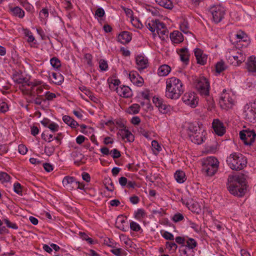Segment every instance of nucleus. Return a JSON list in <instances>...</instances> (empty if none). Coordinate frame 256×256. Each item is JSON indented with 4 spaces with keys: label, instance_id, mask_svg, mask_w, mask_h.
Returning a JSON list of instances; mask_svg holds the SVG:
<instances>
[{
    "label": "nucleus",
    "instance_id": "obj_45",
    "mask_svg": "<svg viewBox=\"0 0 256 256\" xmlns=\"http://www.w3.org/2000/svg\"><path fill=\"white\" fill-rule=\"evenodd\" d=\"M130 228L132 230H133L134 232H139L140 230H142V228L140 226V225L134 221H132L130 222Z\"/></svg>",
    "mask_w": 256,
    "mask_h": 256
},
{
    "label": "nucleus",
    "instance_id": "obj_11",
    "mask_svg": "<svg viewBox=\"0 0 256 256\" xmlns=\"http://www.w3.org/2000/svg\"><path fill=\"white\" fill-rule=\"evenodd\" d=\"M240 136L245 145L250 146L255 140L256 134L254 130H246L240 132Z\"/></svg>",
    "mask_w": 256,
    "mask_h": 256
},
{
    "label": "nucleus",
    "instance_id": "obj_33",
    "mask_svg": "<svg viewBox=\"0 0 256 256\" xmlns=\"http://www.w3.org/2000/svg\"><path fill=\"white\" fill-rule=\"evenodd\" d=\"M158 20H148L146 22V28L152 32H155Z\"/></svg>",
    "mask_w": 256,
    "mask_h": 256
},
{
    "label": "nucleus",
    "instance_id": "obj_13",
    "mask_svg": "<svg viewBox=\"0 0 256 256\" xmlns=\"http://www.w3.org/2000/svg\"><path fill=\"white\" fill-rule=\"evenodd\" d=\"M243 114L245 119L250 122H254L256 120V113L254 110L252 103L245 105Z\"/></svg>",
    "mask_w": 256,
    "mask_h": 256
},
{
    "label": "nucleus",
    "instance_id": "obj_57",
    "mask_svg": "<svg viewBox=\"0 0 256 256\" xmlns=\"http://www.w3.org/2000/svg\"><path fill=\"white\" fill-rule=\"evenodd\" d=\"M48 128L52 132H56L58 130L59 126L57 124L52 122Z\"/></svg>",
    "mask_w": 256,
    "mask_h": 256
},
{
    "label": "nucleus",
    "instance_id": "obj_63",
    "mask_svg": "<svg viewBox=\"0 0 256 256\" xmlns=\"http://www.w3.org/2000/svg\"><path fill=\"white\" fill-rule=\"evenodd\" d=\"M24 192V188L20 183L17 182V194L22 196Z\"/></svg>",
    "mask_w": 256,
    "mask_h": 256
},
{
    "label": "nucleus",
    "instance_id": "obj_12",
    "mask_svg": "<svg viewBox=\"0 0 256 256\" xmlns=\"http://www.w3.org/2000/svg\"><path fill=\"white\" fill-rule=\"evenodd\" d=\"M182 102L192 108L197 106L198 103V98L196 94L193 92H186L182 98Z\"/></svg>",
    "mask_w": 256,
    "mask_h": 256
},
{
    "label": "nucleus",
    "instance_id": "obj_47",
    "mask_svg": "<svg viewBox=\"0 0 256 256\" xmlns=\"http://www.w3.org/2000/svg\"><path fill=\"white\" fill-rule=\"evenodd\" d=\"M104 14L105 12L104 9L102 7H99L96 10L94 16L96 18H101L103 17Z\"/></svg>",
    "mask_w": 256,
    "mask_h": 256
},
{
    "label": "nucleus",
    "instance_id": "obj_51",
    "mask_svg": "<svg viewBox=\"0 0 256 256\" xmlns=\"http://www.w3.org/2000/svg\"><path fill=\"white\" fill-rule=\"evenodd\" d=\"M80 238L83 240L88 242L90 244H93L94 241L90 238L88 237V236L84 232H80Z\"/></svg>",
    "mask_w": 256,
    "mask_h": 256
},
{
    "label": "nucleus",
    "instance_id": "obj_34",
    "mask_svg": "<svg viewBox=\"0 0 256 256\" xmlns=\"http://www.w3.org/2000/svg\"><path fill=\"white\" fill-rule=\"evenodd\" d=\"M234 38L236 39L237 42H246L248 40V36L242 31H238L236 34H234Z\"/></svg>",
    "mask_w": 256,
    "mask_h": 256
},
{
    "label": "nucleus",
    "instance_id": "obj_15",
    "mask_svg": "<svg viewBox=\"0 0 256 256\" xmlns=\"http://www.w3.org/2000/svg\"><path fill=\"white\" fill-rule=\"evenodd\" d=\"M136 68L140 71L148 68V59L143 55H138L136 57Z\"/></svg>",
    "mask_w": 256,
    "mask_h": 256
},
{
    "label": "nucleus",
    "instance_id": "obj_62",
    "mask_svg": "<svg viewBox=\"0 0 256 256\" xmlns=\"http://www.w3.org/2000/svg\"><path fill=\"white\" fill-rule=\"evenodd\" d=\"M8 110V107L6 103L5 102H0V112L4 113L6 112Z\"/></svg>",
    "mask_w": 256,
    "mask_h": 256
},
{
    "label": "nucleus",
    "instance_id": "obj_58",
    "mask_svg": "<svg viewBox=\"0 0 256 256\" xmlns=\"http://www.w3.org/2000/svg\"><path fill=\"white\" fill-rule=\"evenodd\" d=\"M72 0H64L62 2L64 4L65 8L67 10H70L73 8V5L72 4Z\"/></svg>",
    "mask_w": 256,
    "mask_h": 256
},
{
    "label": "nucleus",
    "instance_id": "obj_30",
    "mask_svg": "<svg viewBox=\"0 0 256 256\" xmlns=\"http://www.w3.org/2000/svg\"><path fill=\"white\" fill-rule=\"evenodd\" d=\"M49 16L48 10L46 8H43L39 13V19L42 24H46L48 18Z\"/></svg>",
    "mask_w": 256,
    "mask_h": 256
},
{
    "label": "nucleus",
    "instance_id": "obj_43",
    "mask_svg": "<svg viewBox=\"0 0 256 256\" xmlns=\"http://www.w3.org/2000/svg\"><path fill=\"white\" fill-rule=\"evenodd\" d=\"M188 226L198 234L200 233L201 231V226L191 220L188 221Z\"/></svg>",
    "mask_w": 256,
    "mask_h": 256
},
{
    "label": "nucleus",
    "instance_id": "obj_6",
    "mask_svg": "<svg viewBox=\"0 0 256 256\" xmlns=\"http://www.w3.org/2000/svg\"><path fill=\"white\" fill-rule=\"evenodd\" d=\"M226 58L230 64L238 66L246 60V54L242 50L234 48L226 52Z\"/></svg>",
    "mask_w": 256,
    "mask_h": 256
},
{
    "label": "nucleus",
    "instance_id": "obj_22",
    "mask_svg": "<svg viewBox=\"0 0 256 256\" xmlns=\"http://www.w3.org/2000/svg\"><path fill=\"white\" fill-rule=\"evenodd\" d=\"M18 30L19 33L24 34V36L28 38V42L29 43L33 42L34 44H36V40L30 30L27 28H19Z\"/></svg>",
    "mask_w": 256,
    "mask_h": 256
},
{
    "label": "nucleus",
    "instance_id": "obj_56",
    "mask_svg": "<svg viewBox=\"0 0 256 256\" xmlns=\"http://www.w3.org/2000/svg\"><path fill=\"white\" fill-rule=\"evenodd\" d=\"M45 97H46V99L43 100H44V101L46 100H52L54 98H55L56 97V95L54 93L50 92L48 91V92H46V93H45Z\"/></svg>",
    "mask_w": 256,
    "mask_h": 256
},
{
    "label": "nucleus",
    "instance_id": "obj_23",
    "mask_svg": "<svg viewBox=\"0 0 256 256\" xmlns=\"http://www.w3.org/2000/svg\"><path fill=\"white\" fill-rule=\"evenodd\" d=\"M170 38L174 44H180L184 40L182 34L178 30H174L170 34Z\"/></svg>",
    "mask_w": 256,
    "mask_h": 256
},
{
    "label": "nucleus",
    "instance_id": "obj_10",
    "mask_svg": "<svg viewBox=\"0 0 256 256\" xmlns=\"http://www.w3.org/2000/svg\"><path fill=\"white\" fill-rule=\"evenodd\" d=\"M226 8L221 4L214 5L210 8V12L215 23L220 22L226 14Z\"/></svg>",
    "mask_w": 256,
    "mask_h": 256
},
{
    "label": "nucleus",
    "instance_id": "obj_24",
    "mask_svg": "<svg viewBox=\"0 0 256 256\" xmlns=\"http://www.w3.org/2000/svg\"><path fill=\"white\" fill-rule=\"evenodd\" d=\"M132 40V37L128 32L124 31L120 32L118 36V41L122 44L128 43Z\"/></svg>",
    "mask_w": 256,
    "mask_h": 256
},
{
    "label": "nucleus",
    "instance_id": "obj_1",
    "mask_svg": "<svg viewBox=\"0 0 256 256\" xmlns=\"http://www.w3.org/2000/svg\"><path fill=\"white\" fill-rule=\"evenodd\" d=\"M20 76L17 72V88L24 94L29 95L34 98L36 96L40 94L43 92L44 88L48 89V86L43 84L42 81H34L28 82L26 78L24 77L22 71Z\"/></svg>",
    "mask_w": 256,
    "mask_h": 256
},
{
    "label": "nucleus",
    "instance_id": "obj_55",
    "mask_svg": "<svg viewBox=\"0 0 256 256\" xmlns=\"http://www.w3.org/2000/svg\"><path fill=\"white\" fill-rule=\"evenodd\" d=\"M18 150L20 154L24 155L28 152V148L25 145L21 144L18 145Z\"/></svg>",
    "mask_w": 256,
    "mask_h": 256
},
{
    "label": "nucleus",
    "instance_id": "obj_36",
    "mask_svg": "<svg viewBox=\"0 0 256 256\" xmlns=\"http://www.w3.org/2000/svg\"><path fill=\"white\" fill-rule=\"evenodd\" d=\"M146 216V214L142 208H138L134 212V218L139 221H140Z\"/></svg>",
    "mask_w": 256,
    "mask_h": 256
},
{
    "label": "nucleus",
    "instance_id": "obj_50",
    "mask_svg": "<svg viewBox=\"0 0 256 256\" xmlns=\"http://www.w3.org/2000/svg\"><path fill=\"white\" fill-rule=\"evenodd\" d=\"M152 148L153 150H156L157 152H158L162 150L161 146L156 140H153L152 142Z\"/></svg>",
    "mask_w": 256,
    "mask_h": 256
},
{
    "label": "nucleus",
    "instance_id": "obj_38",
    "mask_svg": "<svg viewBox=\"0 0 256 256\" xmlns=\"http://www.w3.org/2000/svg\"><path fill=\"white\" fill-rule=\"evenodd\" d=\"M180 30L184 34L189 32V24L186 20H183L180 24Z\"/></svg>",
    "mask_w": 256,
    "mask_h": 256
},
{
    "label": "nucleus",
    "instance_id": "obj_48",
    "mask_svg": "<svg viewBox=\"0 0 256 256\" xmlns=\"http://www.w3.org/2000/svg\"><path fill=\"white\" fill-rule=\"evenodd\" d=\"M99 68L102 71H106L108 70V64L106 60H100L99 62Z\"/></svg>",
    "mask_w": 256,
    "mask_h": 256
},
{
    "label": "nucleus",
    "instance_id": "obj_52",
    "mask_svg": "<svg viewBox=\"0 0 256 256\" xmlns=\"http://www.w3.org/2000/svg\"><path fill=\"white\" fill-rule=\"evenodd\" d=\"M192 250L185 248L180 250L181 256H193Z\"/></svg>",
    "mask_w": 256,
    "mask_h": 256
},
{
    "label": "nucleus",
    "instance_id": "obj_16",
    "mask_svg": "<svg viewBox=\"0 0 256 256\" xmlns=\"http://www.w3.org/2000/svg\"><path fill=\"white\" fill-rule=\"evenodd\" d=\"M116 90L117 94L121 97L128 98L132 96V90L128 86H118Z\"/></svg>",
    "mask_w": 256,
    "mask_h": 256
},
{
    "label": "nucleus",
    "instance_id": "obj_2",
    "mask_svg": "<svg viewBox=\"0 0 256 256\" xmlns=\"http://www.w3.org/2000/svg\"><path fill=\"white\" fill-rule=\"evenodd\" d=\"M166 96L171 100H178L184 91L182 82L178 78L172 76L166 80Z\"/></svg>",
    "mask_w": 256,
    "mask_h": 256
},
{
    "label": "nucleus",
    "instance_id": "obj_29",
    "mask_svg": "<svg viewBox=\"0 0 256 256\" xmlns=\"http://www.w3.org/2000/svg\"><path fill=\"white\" fill-rule=\"evenodd\" d=\"M176 180L179 184L184 183L186 180L184 172L181 170H178L174 174Z\"/></svg>",
    "mask_w": 256,
    "mask_h": 256
},
{
    "label": "nucleus",
    "instance_id": "obj_59",
    "mask_svg": "<svg viewBox=\"0 0 256 256\" xmlns=\"http://www.w3.org/2000/svg\"><path fill=\"white\" fill-rule=\"evenodd\" d=\"M128 181L127 178L124 176H122L118 179L119 184L122 188L126 186Z\"/></svg>",
    "mask_w": 256,
    "mask_h": 256
},
{
    "label": "nucleus",
    "instance_id": "obj_32",
    "mask_svg": "<svg viewBox=\"0 0 256 256\" xmlns=\"http://www.w3.org/2000/svg\"><path fill=\"white\" fill-rule=\"evenodd\" d=\"M51 76L54 79L52 82L56 84L60 85L64 82V76L60 73L52 72L50 78Z\"/></svg>",
    "mask_w": 256,
    "mask_h": 256
},
{
    "label": "nucleus",
    "instance_id": "obj_8",
    "mask_svg": "<svg viewBox=\"0 0 256 256\" xmlns=\"http://www.w3.org/2000/svg\"><path fill=\"white\" fill-rule=\"evenodd\" d=\"M234 96L230 92L224 89L221 94L219 100L220 106L222 109L228 110L232 108L234 104Z\"/></svg>",
    "mask_w": 256,
    "mask_h": 256
},
{
    "label": "nucleus",
    "instance_id": "obj_7",
    "mask_svg": "<svg viewBox=\"0 0 256 256\" xmlns=\"http://www.w3.org/2000/svg\"><path fill=\"white\" fill-rule=\"evenodd\" d=\"M219 162L214 156H208L202 160V171L208 176L214 175L218 170Z\"/></svg>",
    "mask_w": 256,
    "mask_h": 256
},
{
    "label": "nucleus",
    "instance_id": "obj_25",
    "mask_svg": "<svg viewBox=\"0 0 256 256\" xmlns=\"http://www.w3.org/2000/svg\"><path fill=\"white\" fill-rule=\"evenodd\" d=\"M246 68L250 72H256V56L249 57L246 62Z\"/></svg>",
    "mask_w": 256,
    "mask_h": 256
},
{
    "label": "nucleus",
    "instance_id": "obj_28",
    "mask_svg": "<svg viewBox=\"0 0 256 256\" xmlns=\"http://www.w3.org/2000/svg\"><path fill=\"white\" fill-rule=\"evenodd\" d=\"M171 71V68L168 64L160 66L158 70V74L160 76H168Z\"/></svg>",
    "mask_w": 256,
    "mask_h": 256
},
{
    "label": "nucleus",
    "instance_id": "obj_42",
    "mask_svg": "<svg viewBox=\"0 0 256 256\" xmlns=\"http://www.w3.org/2000/svg\"><path fill=\"white\" fill-rule=\"evenodd\" d=\"M51 66L55 69L58 68L60 66V61L56 57H53L50 60Z\"/></svg>",
    "mask_w": 256,
    "mask_h": 256
},
{
    "label": "nucleus",
    "instance_id": "obj_18",
    "mask_svg": "<svg viewBox=\"0 0 256 256\" xmlns=\"http://www.w3.org/2000/svg\"><path fill=\"white\" fill-rule=\"evenodd\" d=\"M194 52L198 64L201 65H204L207 62V56L199 48H194Z\"/></svg>",
    "mask_w": 256,
    "mask_h": 256
},
{
    "label": "nucleus",
    "instance_id": "obj_44",
    "mask_svg": "<svg viewBox=\"0 0 256 256\" xmlns=\"http://www.w3.org/2000/svg\"><path fill=\"white\" fill-rule=\"evenodd\" d=\"M181 201L182 204L185 205L188 209L192 206H193L192 204L194 202L192 198L184 197L182 198Z\"/></svg>",
    "mask_w": 256,
    "mask_h": 256
},
{
    "label": "nucleus",
    "instance_id": "obj_17",
    "mask_svg": "<svg viewBox=\"0 0 256 256\" xmlns=\"http://www.w3.org/2000/svg\"><path fill=\"white\" fill-rule=\"evenodd\" d=\"M129 78L134 84L138 86H142L144 82L143 78L136 72H130L129 73Z\"/></svg>",
    "mask_w": 256,
    "mask_h": 256
},
{
    "label": "nucleus",
    "instance_id": "obj_40",
    "mask_svg": "<svg viewBox=\"0 0 256 256\" xmlns=\"http://www.w3.org/2000/svg\"><path fill=\"white\" fill-rule=\"evenodd\" d=\"M197 246V242L196 240L192 238H188L186 240V246L192 250L193 248H195Z\"/></svg>",
    "mask_w": 256,
    "mask_h": 256
},
{
    "label": "nucleus",
    "instance_id": "obj_41",
    "mask_svg": "<svg viewBox=\"0 0 256 256\" xmlns=\"http://www.w3.org/2000/svg\"><path fill=\"white\" fill-rule=\"evenodd\" d=\"M226 68L227 66L223 61H220L217 62L216 65V72L218 73L222 72Z\"/></svg>",
    "mask_w": 256,
    "mask_h": 256
},
{
    "label": "nucleus",
    "instance_id": "obj_5",
    "mask_svg": "<svg viewBox=\"0 0 256 256\" xmlns=\"http://www.w3.org/2000/svg\"><path fill=\"white\" fill-rule=\"evenodd\" d=\"M206 132L198 126L190 124L188 129V134L190 140L198 144H202L206 140Z\"/></svg>",
    "mask_w": 256,
    "mask_h": 256
},
{
    "label": "nucleus",
    "instance_id": "obj_19",
    "mask_svg": "<svg viewBox=\"0 0 256 256\" xmlns=\"http://www.w3.org/2000/svg\"><path fill=\"white\" fill-rule=\"evenodd\" d=\"M176 52L180 56V60L185 64H188L190 61V54L186 48L177 49Z\"/></svg>",
    "mask_w": 256,
    "mask_h": 256
},
{
    "label": "nucleus",
    "instance_id": "obj_21",
    "mask_svg": "<svg viewBox=\"0 0 256 256\" xmlns=\"http://www.w3.org/2000/svg\"><path fill=\"white\" fill-rule=\"evenodd\" d=\"M62 183L63 186L66 189L72 190L74 188L76 180L74 177L67 176L64 178Z\"/></svg>",
    "mask_w": 256,
    "mask_h": 256
},
{
    "label": "nucleus",
    "instance_id": "obj_61",
    "mask_svg": "<svg viewBox=\"0 0 256 256\" xmlns=\"http://www.w3.org/2000/svg\"><path fill=\"white\" fill-rule=\"evenodd\" d=\"M110 154H112V156L114 159L118 158L120 156V152L116 148H114V149L112 150L110 152Z\"/></svg>",
    "mask_w": 256,
    "mask_h": 256
},
{
    "label": "nucleus",
    "instance_id": "obj_64",
    "mask_svg": "<svg viewBox=\"0 0 256 256\" xmlns=\"http://www.w3.org/2000/svg\"><path fill=\"white\" fill-rule=\"evenodd\" d=\"M84 58L86 61V63L89 66H92V56L90 54H86Z\"/></svg>",
    "mask_w": 256,
    "mask_h": 256
},
{
    "label": "nucleus",
    "instance_id": "obj_49",
    "mask_svg": "<svg viewBox=\"0 0 256 256\" xmlns=\"http://www.w3.org/2000/svg\"><path fill=\"white\" fill-rule=\"evenodd\" d=\"M10 176L6 172H0V182L2 183L8 182L10 180Z\"/></svg>",
    "mask_w": 256,
    "mask_h": 256
},
{
    "label": "nucleus",
    "instance_id": "obj_20",
    "mask_svg": "<svg viewBox=\"0 0 256 256\" xmlns=\"http://www.w3.org/2000/svg\"><path fill=\"white\" fill-rule=\"evenodd\" d=\"M212 126L215 132L219 136H222L225 132V129L222 122L218 119H214Z\"/></svg>",
    "mask_w": 256,
    "mask_h": 256
},
{
    "label": "nucleus",
    "instance_id": "obj_37",
    "mask_svg": "<svg viewBox=\"0 0 256 256\" xmlns=\"http://www.w3.org/2000/svg\"><path fill=\"white\" fill-rule=\"evenodd\" d=\"M140 110V106L137 104H134L130 106L126 112L130 114H134L138 113Z\"/></svg>",
    "mask_w": 256,
    "mask_h": 256
},
{
    "label": "nucleus",
    "instance_id": "obj_14",
    "mask_svg": "<svg viewBox=\"0 0 256 256\" xmlns=\"http://www.w3.org/2000/svg\"><path fill=\"white\" fill-rule=\"evenodd\" d=\"M152 100L161 113L166 114L170 112L171 106L167 104L162 99L154 97Z\"/></svg>",
    "mask_w": 256,
    "mask_h": 256
},
{
    "label": "nucleus",
    "instance_id": "obj_46",
    "mask_svg": "<svg viewBox=\"0 0 256 256\" xmlns=\"http://www.w3.org/2000/svg\"><path fill=\"white\" fill-rule=\"evenodd\" d=\"M55 150V148L53 146H46L44 147V153L48 156L52 155Z\"/></svg>",
    "mask_w": 256,
    "mask_h": 256
},
{
    "label": "nucleus",
    "instance_id": "obj_53",
    "mask_svg": "<svg viewBox=\"0 0 256 256\" xmlns=\"http://www.w3.org/2000/svg\"><path fill=\"white\" fill-rule=\"evenodd\" d=\"M162 236L167 240H174V235L167 231H164L162 233Z\"/></svg>",
    "mask_w": 256,
    "mask_h": 256
},
{
    "label": "nucleus",
    "instance_id": "obj_4",
    "mask_svg": "<svg viewBox=\"0 0 256 256\" xmlns=\"http://www.w3.org/2000/svg\"><path fill=\"white\" fill-rule=\"evenodd\" d=\"M228 166L233 170H241L246 164L247 161L245 157L241 154L234 152L231 154L226 159Z\"/></svg>",
    "mask_w": 256,
    "mask_h": 256
},
{
    "label": "nucleus",
    "instance_id": "obj_26",
    "mask_svg": "<svg viewBox=\"0 0 256 256\" xmlns=\"http://www.w3.org/2000/svg\"><path fill=\"white\" fill-rule=\"evenodd\" d=\"M119 133L123 140H126V142H131L134 141V134L128 130H120Z\"/></svg>",
    "mask_w": 256,
    "mask_h": 256
},
{
    "label": "nucleus",
    "instance_id": "obj_60",
    "mask_svg": "<svg viewBox=\"0 0 256 256\" xmlns=\"http://www.w3.org/2000/svg\"><path fill=\"white\" fill-rule=\"evenodd\" d=\"M184 217L180 213H177L175 214L172 217V220L174 222H178L182 220Z\"/></svg>",
    "mask_w": 256,
    "mask_h": 256
},
{
    "label": "nucleus",
    "instance_id": "obj_39",
    "mask_svg": "<svg viewBox=\"0 0 256 256\" xmlns=\"http://www.w3.org/2000/svg\"><path fill=\"white\" fill-rule=\"evenodd\" d=\"M140 96L148 102L150 101L151 98L150 90L148 89H145L140 92L139 94Z\"/></svg>",
    "mask_w": 256,
    "mask_h": 256
},
{
    "label": "nucleus",
    "instance_id": "obj_27",
    "mask_svg": "<svg viewBox=\"0 0 256 256\" xmlns=\"http://www.w3.org/2000/svg\"><path fill=\"white\" fill-rule=\"evenodd\" d=\"M157 24L156 32L159 35V36L160 37L161 36L167 34L168 30L165 24L158 20Z\"/></svg>",
    "mask_w": 256,
    "mask_h": 256
},
{
    "label": "nucleus",
    "instance_id": "obj_31",
    "mask_svg": "<svg viewBox=\"0 0 256 256\" xmlns=\"http://www.w3.org/2000/svg\"><path fill=\"white\" fill-rule=\"evenodd\" d=\"M62 120L65 124L70 126L72 128H76L78 126V123L68 116L65 115L63 116Z\"/></svg>",
    "mask_w": 256,
    "mask_h": 256
},
{
    "label": "nucleus",
    "instance_id": "obj_3",
    "mask_svg": "<svg viewBox=\"0 0 256 256\" xmlns=\"http://www.w3.org/2000/svg\"><path fill=\"white\" fill-rule=\"evenodd\" d=\"M228 181V188L231 194L239 197L244 194L246 190V184L243 176H229Z\"/></svg>",
    "mask_w": 256,
    "mask_h": 256
},
{
    "label": "nucleus",
    "instance_id": "obj_9",
    "mask_svg": "<svg viewBox=\"0 0 256 256\" xmlns=\"http://www.w3.org/2000/svg\"><path fill=\"white\" fill-rule=\"evenodd\" d=\"M195 86L201 96H209L210 84L206 78L202 76L198 78L196 81Z\"/></svg>",
    "mask_w": 256,
    "mask_h": 256
},
{
    "label": "nucleus",
    "instance_id": "obj_54",
    "mask_svg": "<svg viewBox=\"0 0 256 256\" xmlns=\"http://www.w3.org/2000/svg\"><path fill=\"white\" fill-rule=\"evenodd\" d=\"M166 246L167 249L172 251H175L178 248L177 245L174 242H166Z\"/></svg>",
    "mask_w": 256,
    "mask_h": 256
},
{
    "label": "nucleus",
    "instance_id": "obj_35",
    "mask_svg": "<svg viewBox=\"0 0 256 256\" xmlns=\"http://www.w3.org/2000/svg\"><path fill=\"white\" fill-rule=\"evenodd\" d=\"M156 2L166 8L171 10L173 8L174 5L170 0H155Z\"/></svg>",
    "mask_w": 256,
    "mask_h": 256
}]
</instances>
